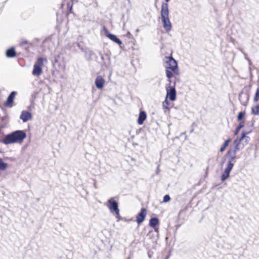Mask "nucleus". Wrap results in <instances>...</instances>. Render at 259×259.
I'll list each match as a JSON object with an SVG mask.
<instances>
[{
  "mask_svg": "<svg viewBox=\"0 0 259 259\" xmlns=\"http://www.w3.org/2000/svg\"><path fill=\"white\" fill-rule=\"evenodd\" d=\"M163 62L165 68L166 76L169 81V85L166 87V98H168L170 101H174L176 99V91L175 85L170 86V84L171 78L177 77L180 74L178 63L172 57V52H171L170 56L164 57Z\"/></svg>",
  "mask_w": 259,
  "mask_h": 259,
  "instance_id": "f257e3e1",
  "label": "nucleus"
},
{
  "mask_svg": "<svg viewBox=\"0 0 259 259\" xmlns=\"http://www.w3.org/2000/svg\"><path fill=\"white\" fill-rule=\"evenodd\" d=\"M26 137L24 131L18 130L7 135L2 140V142L6 145L14 143L22 144Z\"/></svg>",
  "mask_w": 259,
  "mask_h": 259,
  "instance_id": "f03ea898",
  "label": "nucleus"
},
{
  "mask_svg": "<svg viewBox=\"0 0 259 259\" xmlns=\"http://www.w3.org/2000/svg\"><path fill=\"white\" fill-rule=\"evenodd\" d=\"M160 14L163 27L167 32H169L171 29L172 25L169 19V11L167 4H162Z\"/></svg>",
  "mask_w": 259,
  "mask_h": 259,
  "instance_id": "7ed1b4c3",
  "label": "nucleus"
},
{
  "mask_svg": "<svg viewBox=\"0 0 259 259\" xmlns=\"http://www.w3.org/2000/svg\"><path fill=\"white\" fill-rule=\"evenodd\" d=\"M118 197H113L109 199L107 201V206L111 212H114L116 214V217L119 219L120 210L118 208V203L117 200Z\"/></svg>",
  "mask_w": 259,
  "mask_h": 259,
  "instance_id": "20e7f679",
  "label": "nucleus"
},
{
  "mask_svg": "<svg viewBox=\"0 0 259 259\" xmlns=\"http://www.w3.org/2000/svg\"><path fill=\"white\" fill-rule=\"evenodd\" d=\"M47 62L46 58L38 57L35 64L33 65L32 74L39 76L42 72V68L44 66V63Z\"/></svg>",
  "mask_w": 259,
  "mask_h": 259,
  "instance_id": "39448f33",
  "label": "nucleus"
},
{
  "mask_svg": "<svg viewBox=\"0 0 259 259\" xmlns=\"http://www.w3.org/2000/svg\"><path fill=\"white\" fill-rule=\"evenodd\" d=\"M236 142H237L236 141H235L234 142L235 144H236L235 147L233 148H230L226 154V156L229 158V162L228 163H233L232 162L236 158V152L239 150L238 143L236 144Z\"/></svg>",
  "mask_w": 259,
  "mask_h": 259,
  "instance_id": "423d86ee",
  "label": "nucleus"
},
{
  "mask_svg": "<svg viewBox=\"0 0 259 259\" xmlns=\"http://www.w3.org/2000/svg\"><path fill=\"white\" fill-rule=\"evenodd\" d=\"M147 213V210L145 208H141L140 211L136 216V222L138 225H140L145 220Z\"/></svg>",
  "mask_w": 259,
  "mask_h": 259,
  "instance_id": "0eeeda50",
  "label": "nucleus"
},
{
  "mask_svg": "<svg viewBox=\"0 0 259 259\" xmlns=\"http://www.w3.org/2000/svg\"><path fill=\"white\" fill-rule=\"evenodd\" d=\"M105 35L109 38L110 40L117 44L118 45L121 46L122 45L121 41L117 37V36L114 34H111L108 30L105 27H104Z\"/></svg>",
  "mask_w": 259,
  "mask_h": 259,
  "instance_id": "6e6552de",
  "label": "nucleus"
},
{
  "mask_svg": "<svg viewBox=\"0 0 259 259\" xmlns=\"http://www.w3.org/2000/svg\"><path fill=\"white\" fill-rule=\"evenodd\" d=\"M233 166L234 163H228L227 167L225 168V171L222 175L221 180L222 181H224L229 177L230 172L233 168Z\"/></svg>",
  "mask_w": 259,
  "mask_h": 259,
  "instance_id": "1a4fd4ad",
  "label": "nucleus"
},
{
  "mask_svg": "<svg viewBox=\"0 0 259 259\" xmlns=\"http://www.w3.org/2000/svg\"><path fill=\"white\" fill-rule=\"evenodd\" d=\"M149 226L152 227L154 231L156 232H158V226L159 225V222L157 218H152L149 220Z\"/></svg>",
  "mask_w": 259,
  "mask_h": 259,
  "instance_id": "9d476101",
  "label": "nucleus"
},
{
  "mask_svg": "<svg viewBox=\"0 0 259 259\" xmlns=\"http://www.w3.org/2000/svg\"><path fill=\"white\" fill-rule=\"evenodd\" d=\"M95 83L98 89H102L105 84V80L102 76L99 75L96 77Z\"/></svg>",
  "mask_w": 259,
  "mask_h": 259,
  "instance_id": "9b49d317",
  "label": "nucleus"
},
{
  "mask_svg": "<svg viewBox=\"0 0 259 259\" xmlns=\"http://www.w3.org/2000/svg\"><path fill=\"white\" fill-rule=\"evenodd\" d=\"M16 92H12L8 96L7 101L4 104L5 106L12 107Z\"/></svg>",
  "mask_w": 259,
  "mask_h": 259,
  "instance_id": "f8f14e48",
  "label": "nucleus"
},
{
  "mask_svg": "<svg viewBox=\"0 0 259 259\" xmlns=\"http://www.w3.org/2000/svg\"><path fill=\"white\" fill-rule=\"evenodd\" d=\"M32 117L31 114L30 112L26 111H22L20 118L23 120V122H26L29 119H30Z\"/></svg>",
  "mask_w": 259,
  "mask_h": 259,
  "instance_id": "ddd939ff",
  "label": "nucleus"
},
{
  "mask_svg": "<svg viewBox=\"0 0 259 259\" xmlns=\"http://www.w3.org/2000/svg\"><path fill=\"white\" fill-rule=\"evenodd\" d=\"M147 115L145 111H140L138 119V123L139 125H141L143 123L144 120L146 119Z\"/></svg>",
  "mask_w": 259,
  "mask_h": 259,
  "instance_id": "4468645a",
  "label": "nucleus"
},
{
  "mask_svg": "<svg viewBox=\"0 0 259 259\" xmlns=\"http://www.w3.org/2000/svg\"><path fill=\"white\" fill-rule=\"evenodd\" d=\"M6 56L8 58H13L16 56L17 53L13 48L8 49L6 51Z\"/></svg>",
  "mask_w": 259,
  "mask_h": 259,
  "instance_id": "2eb2a0df",
  "label": "nucleus"
},
{
  "mask_svg": "<svg viewBox=\"0 0 259 259\" xmlns=\"http://www.w3.org/2000/svg\"><path fill=\"white\" fill-rule=\"evenodd\" d=\"M231 139L230 138H229L227 140H226L225 141V142L223 144V145H222V146L220 149V152L221 153H223L227 147L231 143Z\"/></svg>",
  "mask_w": 259,
  "mask_h": 259,
  "instance_id": "dca6fc26",
  "label": "nucleus"
},
{
  "mask_svg": "<svg viewBox=\"0 0 259 259\" xmlns=\"http://www.w3.org/2000/svg\"><path fill=\"white\" fill-rule=\"evenodd\" d=\"M67 5V12L66 15L68 16L70 14L72 13V10L73 7V2L71 1L68 2L66 4Z\"/></svg>",
  "mask_w": 259,
  "mask_h": 259,
  "instance_id": "f3484780",
  "label": "nucleus"
},
{
  "mask_svg": "<svg viewBox=\"0 0 259 259\" xmlns=\"http://www.w3.org/2000/svg\"><path fill=\"white\" fill-rule=\"evenodd\" d=\"M251 112L253 114L259 115V104L252 107Z\"/></svg>",
  "mask_w": 259,
  "mask_h": 259,
  "instance_id": "a211bd4d",
  "label": "nucleus"
},
{
  "mask_svg": "<svg viewBox=\"0 0 259 259\" xmlns=\"http://www.w3.org/2000/svg\"><path fill=\"white\" fill-rule=\"evenodd\" d=\"M8 167V164L4 162L3 159L0 157V170H5Z\"/></svg>",
  "mask_w": 259,
  "mask_h": 259,
  "instance_id": "6ab92c4d",
  "label": "nucleus"
},
{
  "mask_svg": "<svg viewBox=\"0 0 259 259\" xmlns=\"http://www.w3.org/2000/svg\"><path fill=\"white\" fill-rule=\"evenodd\" d=\"M169 103L167 101V99L165 98V100L162 103V107L163 109L168 110L169 109Z\"/></svg>",
  "mask_w": 259,
  "mask_h": 259,
  "instance_id": "aec40b11",
  "label": "nucleus"
},
{
  "mask_svg": "<svg viewBox=\"0 0 259 259\" xmlns=\"http://www.w3.org/2000/svg\"><path fill=\"white\" fill-rule=\"evenodd\" d=\"M253 100L254 102H257L259 101V88H257L256 90Z\"/></svg>",
  "mask_w": 259,
  "mask_h": 259,
  "instance_id": "412c9836",
  "label": "nucleus"
},
{
  "mask_svg": "<svg viewBox=\"0 0 259 259\" xmlns=\"http://www.w3.org/2000/svg\"><path fill=\"white\" fill-rule=\"evenodd\" d=\"M244 120H241L238 126L237 127L236 129L235 134H236L240 130V129L244 126Z\"/></svg>",
  "mask_w": 259,
  "mask_h": 259,
  "instance_id": "4be33fe9",
  "label": "nucleus"
},
{
  "mask_svg": "<svg viewBox=\"0 0 259 259\" xmlns=\"http://www.w3.org/2000/svg\"><path fill=\"white\" fill-rule=\"evenodd\" d=\"M245 116V113L243 112H240L237 116L238 120H242Z\"/></svg>",
  "mask_w": 259,
  "mask_h": 259,
  "instance_id": "5701e85b",
  "label": "nucleus"
},
{
  "mask_svg": "<svg viewBox=\"0 0 259 259\" xmlns=\"http://www.w3.org/2000/svg\"><path fill=\"white\" fill-rule=\"evenodd\" d=\"M170 199V196L168 195H165L163 197V201L164 202H168Z\"/></svg>",
  "mask_w": 259,
  "mask_h": 259,
  "instance_id": "b1692460",
  "label": "nucleus"
},
{
  "mask_svg": "<svg viewBox=\"0 0 259 259\" xmlns=\"http://www.w3.org/2000/svg\"><path fill=\"white\" fill-rule=\"evenodd\" d=\"M29 44V42H28L27 40H22V41L20 42V46H24V45H27V44Z\"/></svg>",
  "mask_w": 259,
  "mask_h": 259,
  "instance_id": "393cba45",
  "label": "nucleus"
},
{
  "mask_svg": "<svg viewBox=\"0 0 259 259\" xmlns=\"http://www.w3.org/2000/svg\"><path fill=\"white\" fill-rule=\"evenodd\" d=\"M245 136V134L244 133H242V137L240 138V140H242L244 138Z\"/></svg>",
  "mask_w": 259,
  "mask_h": 259,
  "instance_id": "a878e982",
  "label": "nucleus"
},
{
  "mask_svg": "<svg viewBox=\"0 0 259 259\" xmlns=\"http://www.w3.org/2000/svg\"><path fill=\"white\" fill-rule=\"evenodd\" d=\"M165 1L166 2V4H167V3H168L169 1V0H165Z\"/></svg>",
  "mask_w": 259,
  "mask_h": 259,
  "instance_id": "bb28decb",
  "label": "nucleus"
},
{
  "mask_svg": "<svg viewBox=\"0 0 259 259\" xmlns=\"http://www.w3.org/2000/svg\"><path fill=\"white\" fill-rule=\"evenodd\" d=\"M63 4H62V5H61V8H62V7H63Z\"/></svg>",
  "mask_w": 259,
  "mask_h": 259,
  "instance_id": "cd10ccee",
  "label": "nucleus"
}]
</instances>
